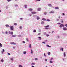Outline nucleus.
<instances>
[{
  "label": "nucleus",
  "instance_id": "obj_50",
  "mask_svg": "<svg viewBox=\"0 0 67 67\" xmlns=\"http://www.w3.org/2000/svg\"><path fill=\"white\" fill-rule=\"evenodd\" d=\"M53 58H51V59H50V60H52V59H53Z\"/></svg>",
  "mask_w": 67,
  "mask_h": 67
},
{
  "label": "nucleus",
  "instance_id": "obj_11",
  "mask_svg": "<svg viewBox=\"0 0 67 67\" xmlns=\"http://www.w3.org/2000/svg\"><path fill=\"white\" fill-rule=\"evenodd\" d=\"M42 9L41 8H38V11H40Z\"/></svg>",
  "mask_w": 67,
  "mask_h": 67
},
{
  "label": "nucleus",
  "instance_id": "obj_15",
  "mask_svg": "<svg viewBox=\"0 0 67 67\" xmlns=\"http://www.w3.org/2000/svg\"><path fill=\"white\" fill-rule=\"evenodd\" d=\"M35 63H32V64H31V65H35Z\"/></svg>",
  "mask_w": 67,
  "mask_h": 67
},
{
  "label": "nucleus",
  "instance_id": "obj_8",
  "mask_svg": "<svg viewBox=\"0 0 67 67\" xmlns=\"http://www.w3.org/2000/svg\"><path fill=\"white\" fill-rule=\"evenodd\" d=\"M29 11H32L33 9H31V8H30L28 9Z\"/></svg>",
  "mask_w": 67,
  "mask_h": 67
},
{
  "label": "nucleus",
  "instance_id": "obj_38",
  "mask_svg": "<svg viewBox=\"0 0 67 67\" xmlns=\"http://www.w3.org/2000/svg\"><path fill=\"white\" fill-rule=\"evenodd\" d=\"M11 60H13V58H12L11 59H10Z\"/></svg>",
  "mask_w": 67,
  "mask_h": 67
},
{
  "label": "nucleus",
  "instance_id": "obj_20",
  "mask_svg": "<svg viewBox=\"0 0 67 67\" xmlns=\"http://www.w3.org/2000/svg\"><path fill=\"white\" fill-rule=\"evenodd\" d=\"M17 25V24L16 23H14V25L16 26V25Z\"/></svg>",
  "mask_w": 67,
  "mask_h": 67
},
{
  "label": "nucleus",
  "instance_id": "obj_44",
  "mask_svg": "<svg viewBox=\"0 0 67 67\" xmlns=\"http://www.w3.org/2000/svg\"><path fill=\"white\" fill-rule=\"evenodd\" d=\"M65 26H66V27H67V24H65Z\"/></svg>",
  "mask_w": 67,
  "mask_h": 67
},
{
  "label": "nucleus",
  "instance_id": "obj_58",
  "mask_svg": "<svg viewBox=\"0 0 67 67\" xmlns=\"http://www.w3.org/2000/svg\"><path fill=\"white\" fill-rule=\"evenodd\" d=\"M9 34H10V32L9 31Z\"/></svg>",
  "mask_w": 67,
  "mask_h": 67
},
{
  "label": "nucleus",
  "instance_id": "obj_54",
  "mask_svg": "<svg viewBox=\"0 0 67 67\" xmlns=\"http://www.w3.org/2000/svg\"><path fill=\"white\" fill-rule=\"evenodd\" d=\"M40 34H41V33H38V35H40Z\"/></svg>",
  "mask_w": 67,
  "mask_h": 67
},
{
  "label": "nucleus",
  "instance_id": "obj_47",
  "mask_svg": "<svg viewBox=\"0 0 67 67\" xmlns=\"http://www.w3.org/2000/svg\"><path fill=\"white\" fill-rule=\"evenodd\" d=\"M44 56H45V57H46V56L45 55V53L44 54Z\"/></svg>",
  "mask_w": 67,
  "mask_h": 67
},
{
  "label": "nucleus",
  "instance_id": "obj_5",
  "mask_svg": "<svg viewBox=\"0 0 67 67\" xmlns=\"http://www.w3.org/2000/svg\"><path fill=\"white\" fill-rule=\"evenodd\" d=\"M31 13H32V14H36V13L35 12H31Z\"/></svg>",
  "mask_w": 67,
  "mask_h": 67
},
{
  "label": "nucleus",
  "instance_id": "obj_6",
  "mask_svg": "<svg viewBox=\"0 0 67 67\" xmlns=\"http://www.w3.org/2000/svg\"><path fill=\"white\" fill-rule=\"evenodd\" d=\"M63 30L64 31H66V30H67V29L66 28L63 27Z\"/></svg>",
  "mask_w": 67,
  "mask_h": 67
},
{
  "label": "nucleus",
  "instance_id": "obj_39",
  "mask_svg": "<svg viewBox=\"0 0 67 67\" xmlns=\"http://www.w3.org/2000/svg\"><path fill=\"white\" fill-rule=\"evenodd\" d=\"M23 43H24V44H25V42L24 41H23Z\"/></svg>",
  "mask_w": 67,
  "mask_h": 67
},
{
  "label": "nucleus",
  "instance_id": "obj_56",
  "mask_svg": "<svg viewBox=\"0 0 67 67\" xmlns=\"http://www.w3.org/2000/svg\"><path fill=\"white\" fill-rule=\"evenodd\" d=\"M6 34H7V33H8V32H7V31H6Z\"/></svg>",
  "mask_w": 67,
  "mask_h": 67
},
{
  "label": "nucleus",
  "instance_id": "obj_1",
  "mask_svg": "<svg viewBox=\"0 0 67 67\" xmlns=\"http://www.w3.org/2000/svg\"><path fill=\"white\" fill-rule=\"evenodd\" d=\"M49 25H47L45 26L44 27H45V29H46V30H48V29H49V28H48V27H49Z\"/></svg>",
  "mask_w": 67,
  "mask_h": 67
},
{
  "label": "nucleus",
  "instance_id": "obj_7",
  "mask_svg": "<svg viewBox=\"0 0 67 67\" xmlns=\"http://www.w3.org/2000/svg\"><path fill=\"white\" fill-rule=\"evenodd\" d=\"M42 20L43 21H47L46 19H45V18H43L42 19Z\"/></svg>",
  "mask_w": 67,
  "mask_h": 67
},
{
  "label": "nucleus",
  "instance_id": "obj_30",
  "mask_svg": "<svg viewBox=\"0 0 67 67\" xmlns=\"http://www.w3.org/2000/svg\"><path fill=\"white\" fill-rule=\"evenodd\" d=\"M19 67H22V65H20L19 66Z\"/></svg>",
  "mask_w": 67,
  "mask_h": 67
},
{
  "label": "nucleus",
  "instance_id": "obj_31",
  "mask_svg": "<svg viewBox=\"0 0 67 67\" xmlns=\"http://www.w3.org/2000/svg\"><path fill=\"white\" fill-rule=\"evenodd\" d=\"M12 0H7V1H8V2H9V1H11Z\"/></svg>",
  "mask_w": 67,
  "mask_h": 67
},
{
  "label": "nucleus",
  "instance_id": "obj_33",
  "mask_svg": "<svg viewBox=\"0 0 67 67\" xmlns=\"http://www.w3.org/2000/svg\"><path fill=\"white\" fill-rule=\"evenodd\" d=\"M25 7L26 8H27V6L26 5H25Z\"/></svg>",
  "mask_w": 67,
  "mask_h": 67
},
{
  "label": "nucleus",
  "instance_id": "obj_48",
  "mask_svg": "<svg viewBox=\"0 0 67 67\" xmlns=\"http://www.w3.org/2000/svg\"><path fill=\"white\" fill-rule=\"evenodd\" d=\"M54 31H52V33H54Z\"/></svg>",
  "mask_w": 67,
  "mask_h": 67
},
{
  "label": "nucleus",
  "instance_id": "obj_10",
  "mask_svg": "<svg viewBox=\"0 0 67 67\" xmlns=\"http://www.w3.org/2000/svg\"><path fill=\"white\" fill-rule=\"evenodd\" d=\"M5 26L6 27H10V26H9V25L8 24L6 25Z\"/></svg>",
  "mask_w": 67,
  "mask_h": 67
},
{
  "label": "nucleus",
  "instance_id": "obj_16",
  "mask_svg": "<svg viewBox=\"0 0 67 67\" xmlns=\"http://www.w3.org/2000/svg\"><path fill=\"white\" fill-rule=\"evenodd\" d=\"M64 57H66V53H65V52H64Z\"/></svg>",
  "mask_w": 67,
  "mask_h": 67
},
{
  "label": "nucleus",
  "instance_id": "obj_59",
  "mask_svg": "<svg viewBox=\"0 0 67 67\" xmlns=\"http://www.w3.org/2000/svg\"><path fill=\"white\" fill-rule=\"evenodd\" d=\"M61 22H62V23H63V21H61Z\"/></svg>",
  "mask_w": 67,
  "mask_h": 67
},
{
  "label": "nucleus",
  "instance_id": "obj_26",
  "mask_svg": "<svg viewBox=\"0 0 67 67\" xmlns=\"http://www.w3.org/2000/svg\"><path fill=\"white\" fill-rule=\"evenodd\" d=\"M10 34H11L12 35H13V32H10Z\"/></svg>",
  "mask_w": 67,
  "mask_h": 67
},
{
  "label": "nucleus",
  "instance_id": "obj_37",
  "mask_svg": "<svg viewBox=\"0 0 67 67\" xmlns=\"http://www.w3.org/2000/svg\"><path fill=\"white\" fill-rule=\"evenodd\" d=\"M19 28L20 29H22V26H20L19 27Z\"/></svg>",
  "mask_w": 67,
  "mask_h": 67
},
{
  "label": "nucleus",
  "instance_id": "obj_55",
  "mask_svg": "<svg viewBox=\"0 0 67 67\" xmlns=\"http://www.w3.org/2000/svg\"><path fill=\"white\" fill-rule=\"evenodd\" d=\"M45 61H47V59H45Z\"/></svg>",
  "mask_w": 67,
  "mask_h": 67
},
{
  "label": "nucleus",
  "instance_id": "obj_60",
  "mask_svg": "<svg viewBox=\"0 0 67 67\" xmlns=\"http://www.w3.org/2000/svg\"><path fill=\"white\" fill-rule=\"evenodd\" d=\"M32 67H34V66H32Z\"/></svg>",
  "mask_w": 67,
  "mask_h": 67
},
{
  "label": "nucleus",
  "instance_id": "obj_14",
  "mask_svg": "<svg viewBox=\"0 0 67 67\" xmlns=\"http://www.w3.org/2000/svg\"><path fill=\"white\" fill-rule=\"evenodd\" d=\"M48 6H49V7H52V5L50 4H48Z\"/></svg>",
  "mask_w": 67,
  "mask_h": 67
},
{
  "label": "nucleus",
  "instance_id": "obj_42",
  "mask_svg": "<svg viewBox=\"0 0 67 67\" xmlns=\"http://www.w3.org/2000/svg\"><path fill=\"white\" fill-rule=\"evenodd\" d=\"M3 52H4L5 51L4 50V49H3Z\"/></svg>",
  "mask_w": 67,
  "mask_h": 67
},
{
  "label": "nucleus",
  "instance_id": "obj_61",
  "mask_svg": "<svg viewBox=\"0 0 67 67\" xmlns=\"http://www.w3.org/2000/svg\"><path fill=\"white\" fill-rule=\"evenodd\" d=\"M15 7H16V6H18V5H15Z\"/></svg>",
  "mask_w": 67,
  "mask_h": 67
},
{
  "label": "nucleus",
  "instance_id": "obj_29",
  "mask_svg": "<svg viewBox=\"0 0 67 67\" xmlns=\"http://www.w3.org/2000/svg\"><path fill=\"white\" fill-rule=\"evenodd\" d=\"M57 24H61L59 23H57Z\"/></svg>",
  "mask_w": 67,
  "mask_h": 67
},
{
  "label": "nucleus",
  "instance_id": "obj_40",
  "mask_svg": "<svg viewBox=\"0 0 67 67\" xmlns=\"http://www.w3.org/2000/svg\"><path fill=\"white\" fill-rule=\"evenodd\" d=\"M44 14L45 15H46V14H47V13H46V12H45L44 13Z\"/></svg>",
  "mask_w": 67,
  "mask_h": 67
},
{
  "label": "nucleus",
  "instance_id": "obj_28",
  "mask_svg": "<svg viewBox=\"0 0 67 67\" xmlns=\"http://www.w3.org/2000/svg\"><path fill=\"white\" fill-rule=\"evenodd\" d=\"M31 54H33V50H31Z\"/></svg>",
  "mask_w": 67,
  "mask_h": 67
},
{
  "label": "nucleus",
  "instance_id": "obj_27",
  "mask_svg": "<svg viewBox=\"0 0 67 67\" xmlns=\"http://www.w3.org/2000/svg\"><path fill=\"white\" fill-rule=\"evenodd\" d=\"M50 63H51V64H52L53 63V61H50Z\"/></svg>",
  "mask_w": 67,
  "mask_h": 67
},
{
  "label": "nucleus",
  "instance_id": "obj_52",
  "mask_svg": "<svg viewBox=\"0 0 67 67\" xmlns=\"http://www.w3.org/2000/svg\"><path fill=\"white\" fill-rule=\"evenodd\" d=\"M21 35H19L18 36L19 37H21Z\"/></svg>",
  "mask_w": 67,
  "mask_h": 67
},
{
  "label": "nucleus",
  "instance_id": "obj_43",
  "mask_svg": "<svg viewBox=\"0 0 67 67\" xmlns=\"http://www.w3.org/2000/svg\"><path fill=\"white\" fill-rule=\"evenodd\" d=\"M60 27H62V25H60Z\"/></svg>",
  "mask_w": 67,
  "mask_h": 67
},
{
  "label": "nucleus",
  "instance_id": "obj_57",
  "mask_svg": "<svg viewBox=\"0 0 67 67\" xmlns=\"http://www.w3.org/2000/svg\"><path fill=\"white\" fill-rule=\"evenodd\" d=\"M20 19L21 20H22V18H20Z\"/></svg>",
  "mask_w": 67,
  "mask_h": 67
},
{
  "label": "nucleus",
  "instance_id": "obj_22",
  "mask_svg": "<svg viewBox=\"0 0 67 67\" xmlns=\"http://www.w3.org/2000/svg\"><path fill=\"white\" fill-rule=\"evenodd\" d=\"M0 47H2V45L1 43H0Z\"/></svg>",
  "mask_w": 67,
  "mask_h": 67
},
{
  "label": "nucleus",
  "instance_id": "obj_13",
  "mask_svg": "<svg viewBox=\"0 0 67 67\" xmlns=\"http://www.w3.org/2000/svg\"><path fill=\"white\" fill-rule=\"evenodd\" d=\"M55 9H59V8L58 7H55Z\"/></svg>",
  "mask_w": 67,
  "mask_h": 67
},
{
  "label": "nucleus",
  "instance_id": "obj_12",
  "mask_svg": "<svg viewBox=\"0 0 67 67\" xmlns=\"http://www.w3.org/2000/svg\"><path fill=\"white\" fill-rule=\"evenodd\" d=\"M29 47L30 48H32V47L31 46V44H29Z\"/></svg>",
  "mask_w": 67,
  "mask_h": 67
},
{
  "label": "nucleus",
  "instance_id": "obj_36",
  "mask_svg": "<svg viewBox=\"0 0 67 67\" xmlns=\"http://www.w3.org/2000/svg\"><path fill=\"white\" fill-rule=\"evenodd\" d=\"M8 55H10V53H9V52L7 53Z\"/></svg>",
  "mask_w": 67,
  "mask_h": 67
},
{
  "label": "nucleus",
  "instance_id": "obj_19",
  "mask_svg": "<svg viewBox=\"0 0 67 67\" xmlns=\"http://www.w3.org/2000/svg\"><path fill=\"white\" fill-rule=\"evenodd\" d=\"M47 21H48V22H50V21H51V20H49V19H48L47 20Z\"/></svg>",
  "mask_w": 67,
  "mask_h": 67
},
{
  "label": "nucleus",
  "instance_id": "obj_17",
  "mask_svg": "<svg viewBox=\"0 0 67 67\" xmlns=\"http://www.w3.org/2000/svg\"><path fill=\"white\" fill-rule=\"evenodd\" d=\"M37 20H39V19H40V17L38 16L37 18Z\"/></svg>",
  "mask_w": 67,
  "mask_h": 67
},
{
  "label": "nucleus",
  "instance_id": "obj_21",
  "mask_svg": "<svg viewBox=\"0 0 67 67\" xmlns=\"http://www.w3.org/2000/svg\"><path fill=\"white\" fill-rule=\"evenodd\" d=\"M48 55H51V53L50 52H49L48 53Z\"/></svg>",
  "mask_w": 67,
  "mask_h": 67
},
{
  "label": "nucleus",
  "instance_id": "obj_45",
  "mask_svg": "<svg viewBox=\"0 0 67 67\" xmlns=\"http://www.w3.org/2000/svg\"><path fill=\"white\" fill-rule=\"evenodd\" d=\"M26 40H27V41H29V39H28V38H27Z\"/></svg>",
  "mask_w": 67,
  "mask_h": 67
},
{
  "label": "nucleus",
  "instance_id": "obj_62",
  "mask_svg": "<svg viewBox=\"0 0 67 67\" xmlns=\"http://www.w3.org/2000/svg\"><path fill=\"white\" fill-rule=\"evenodd\" d=\"M37 1H40L41 0H36Z\"/></svg>",
  "mask_w": 67,
  "mask_h": 67
},
{
  "label": "nucleus",
  "instance_id": "obj_23",
  "mask_svg": "<svg viewBox=\"0 0 67 67\" xmlns=\"http://www.w3.org/2000/svg\"><path fill=\"white\" fill-rule=\"evenodd\" d=\"M47 46L48 47H51V46H49V45H47Z\"/></svg>",
  "mask_w": 67,
  "mask_h": 67
},
{
  "label": "nucleus",
  "instance_id": "obj_41",
  "mask_svg": "<svg viewBox=\"0 0 67 67\" xmlns=\"http://www.w3.org/2000/svg\"><path fill=\"white\" fill-rule=\"evenodd\" d=\"M34 32L35 33L36 32V30H35L34 31Z\"/></svg>",
  "mask_w": 67,
  "mask_h": 67
},
{
  "label": "nucleus",
  "instance_id": "obj_2",
  "mask_svg": "<svg viewBox=\"0 0 67 67\" xmlns=\"http://www.w3.org/2000/svg\"><path fill=\"white\" fill-rule=\"evenodd\" d=\"M10 44L12 45H15L16 44V43L13 42H11Z\"/></svg>",
  "mask_w": 67,
  "mask_h": 67
},
{
  "label": "nucleus",
  "instance_id": "obj_9",
  "mask_svg": "<svg viewBox=\"0 0 67 67\" xmlns=\"http://www.w3.org/2000/svg\"><path fill=\"white\" fill-rule=\"evenodd\" d=\"M49 13H54V11H51Z\"/></svg>",
  "mask_w": 67,
  "mask_h": 67
},
{
  "label": "nucleus",
  "instance_id": "obj_35",
  "mask_svg": "<svg viewBox=\"0 0 67 67\" xmlns=\"http://www.w3.org/2000/svg\"><path fill=\"white\" fill-rule=\"evenodd\" d=\"M44 21H42V22H41V24H44Z\"/></svg>",
  "mask_w": 67,
  "mask_h": 67
},
{
  "label": "nucleus",
  "instance_id": "obj_4",
  "mask_svg": "<svg viewBox=\"0 0 67 67\" xmlns=\"http://www.w3.org/2000/svg\"><path fill=\"white\" fill-rule=\"evenodd\" d=\"M16 35H14L12 36V37H16Z\"/></svg>",
  "mask_w": 67,
  "mask_h": 67
},
{
  "label": "nucleus",
  "instance_id": "obj_63",
  "mask_svg": "<svg viewBox=\"0 0 67 67\" xmlns=\"http://www.w3.org/2000/svg\"><path fill=\"white\" fill-rule=\"evenodd\" d=\"M13 48H15V47H13Z\"/></svg>",
  "mask_w": 67,
  "mask_h": 67
},
{
  "label": "nucleus",
  "instance_id": "obj_3",
  "mask_svg": "<svg viewBox=\"0 0 67 67\" xmlns=\"http://www.w3.org/2000/svg\"><path fill=\"white\" fill-rule=\"evenodd\" d=\"M10 29L11 30H12V31H13V27L12 26H11L10 27Z\"/></svg>",
  "mask_w": 67,
  "mask_h": 67
},
{
  "label": "nucleus",
  "instance_id": "obj_64",
  "mask_svg": "<svg viewBox=\"0 0 67 67\" xmlns=\"http://www.w3.org/2000/svg\"><path fill=\"white\" fill-rule=\"evenodd\" d=\"M44 34H46V33H44Z\"/></svg>",
  "mask_w": 67,
  "mask_h": 67
},
{
  "label": "nucleus",
  "instance_id": "obj_24",
  "mask_svg": "<svg viewBox=\"0 0 67 67\" xmlns=\"http://www.w3.org/2000/svg\"><path fill=\"white\" fill-rule=\"evenodd\" d=\"M23 53L24 54H26V52H23Z\"/></svg>",
  "mask_w": 67,
  "mask_h": 67
},
{
  "label": "nucleus",
  "instance_id": "obj_46",
  "mask_svg": "<svg viewBox=\"0 0 67 67\" xmlns=\"http://www.w3.org/2000/svg\"><path fill=\"white\" fill-rule=\"evenodd\" d=\"M61 25H62V26H63V27H64V25H63L62 24H61Z\"/></svg>",
  "mask_w": 67,
  "mask_h": 67
},
{
  "label": "nucleus",
  "instance_id": "obj_51",
  "mask_svg": "<svg viewBox=\"0 0 67 67\" xmlns=\"http://www.w3.org/2000/svg\"><path fill=\"white\" fill-rule=\"evenodd\" d=\"M62 51H63V48H62V49H61Z\"/></svg>",
  "mask_w": 67,
  "mask_h": 67
},
{
  "label": "nucleus",
  "instance_id": "obj_32",
  "mask_svg": "<svg viewBox=\"0 0 67 67\" xmlns=\"http://www.w3.org/2000/svg\"><path fill=\"white\" fill-rule=\"evenodd\" d=\"M1 62H4V60H3V59H2V60H1Z\"/></svg>",
  "mask_w": 67,
  "mask_h": 67
},
{
  "label": "nucleus",
  "instance_id": "obj_49",
  "mask_svg": "<svg viewBox=\"0 0 67 67\" xmlns=\"http://www.w3.org/2000/svg\"><path fill=\"white\" fill-rule=\"evenodd\" d=\"M42 43H43V44H45V42H42Z\"/></svg>",
  "mask_w": 67,
  "mask_h": 67
},
{
  "label": "nucleus",
  "instance_id": "obj_18",
  "mask_svg": "<svg viewBox=\"0 0 67 67\" xmlns=\"http://www.w3.org/2000/svg\"><path fill=\"white\" fill-rule=\"evenodd\" d=\"M38 38H39L40 40H41V37H38Z\"/></svg>",
  "mask_w": 67,
  "mask_h": 67
},
{
  "label": "nucleus",
  "instance_id": "obj_53",
  "mask_svg": "<svg viewBox=\"0 0 67 67\" xmlns=\"http://www.w3.org/2000/svg\"><path fill=\"white\" fill-rule=\"evenodd\" d=\"M62 14H63V15H65V14H64V13H63Z\"/></svg>",
  "mask_w": 67,
  "mask_h": 67
},
{
  "label": "nucleus",
  "instance_id": "obj_25",
  "mask_svg": "<svg viewBox=\"0 0 67 67\" xmlns=\"http://www.w3.org/2000/svg\"><path fill=\"white\" fill-rule=\"evenodd\" d=\"M35 60H38V59L37 58H36L35 59Z\"/></svg>",
  "mask_w": 67,
  "mask_h": 67
},
{
  "label": "nucleus",
  "instance_id": "obj_34",
  "mask_svg": "<svg viewBox=\"0 0 67 67\" xmlns=\"http://www.w3.org/2000/svg\"><path fill=\"white\" fill-rule=\"evenodd\" d=\"M46 35L47 37H48V36H49V35L48 34H47Z\"/></svg>",
  "mask_w": 67,
  "mask_h": 67
}]
</instances>
